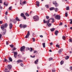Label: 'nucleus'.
I'll return each mask as SVG.
<instances>
[{
	"label": "nucleus",
	"mask_w": 72,
	"mask_h": 72,
	"mask_svg": "<svg viewBox=\"0 0 72 72\" xmlns=\"http://www.w3.org/2000/svg\"><path fill=\"white\" fill-rule=\"evenodd\" d=\"M66 8V10H69V6H68Z\"/></svg>",
	"instance_id": "42"
},
{
	"label": "nucleus",
	"mask_w": 72,
	"mask_h": 72,
	"mask_svg": "<svg viewBox=\"0 0 72 72\" xmlns=\"http://www.w3.org/2000/svg\"><path fill=\"white\" fill-rule=\"evenodd\" d=\"M45 6L46 8H49V6L48 5H46Z\"/></svg>",
	"instance_id": "50"
},
{
	"label": "nucleus",
	"mask_w": 72,
	"mask_h": 72,
	"mask_svg": "<svg viewBox=\"0 0 72 72\" xmlns=\"http://www.w3.org/2000/svg\"><path fill=\"white\" fill-rule=\"evenodd\" d=\"M30 31H28L27 34L25 37V38L27 39L29 37V36H30Z\"/></svg>",
	"instance_id": "6"
},
{
	"label": "nucleus",
	"mask_w": 72,
	"mask_h": 72,
	"mask_svg": "<svg viewBox=\"0 0 72 72\" xmlns=\"http://www.w3.org/2000/svg\"><path fill=\"white\" fill-rule=\"evenodd\" d=\"M32 39L33 40V42H35V39L34 38H32Z\"/></svg>",
	"instance_id": "43"
},
{
	"label": "nucleus",
	"mask_w": 72,
	"mask_h": 72,
	"mask_svg": "<svg viewBox=\"0 0 72 72\" xmlns=\"http://www.w3.org/2000/svg\"><path fill=\"white\" fill-rule=\"evenodd\" d=\"M9 59L10 62H12V58H11V57H10L9 58Z\"/></svg>",
	"instance_id": "25"
},
{
	"label": "nucleus",
	"mask_w": 72,
	"mask_h": 72,
	"mask_svg": "<svg viewBox=\"0 0 72 72\" xmlns=\"http://www.w3.org/2000/svg\"><path fill=\"white\" fill-rule=\"evenodd\" d=\"M9 72V69L6 68L5 69V70H4V72Z\"/></svg>",
	"instance_id": "14"
},
{
	"label": "nucleus",
	"mask_w": 72,
	"mask_h": 72,
	"mask_svg": "<svg viewBox=\"0 0 72 72\" xmlns=\"http://www.w3.org/2000/svg\"><path fill=\"white\" fill-rule=\"evenodd\" d=\"M50 44L51 45H52L53 44V43H52V42H51L50 43Z\"/></svg>",
	"instance_id": "61"
},
{
	"label": "nucleus",
	"mask_w": 72,
	"mask_h": 72,
	"mask_svg": "<svg viewBox=\"0 0 72 72\" xmlns=\"http://www.w3.org/2000/svg\"><path fill=\"white\" fill-rule=\"evenodd\" d=\"M14 57L15 58H17V56L18 53L16 52H14Z\"/></svg>",
	"instance_id": "8"
},
{
	"label": "nucleus",
	"mask_w": 72,
	"mask_h": 72,
	"mask_svg": "<svg viewBox=\"0 0 72 72\" xmlns=\"http://www.w3.org/2000/svg\"><path fill=\"white\" fill-rule=\"evenodd\" d=\"M20 27V28H23V25L22 24H21L19 26Z\"/></svg>",
	"instance_id": "34"
},
{
	"label": "nucleus",
	"mask_w": 72,
	"mask_h": 72,
	"mask_svg": "<svg viewBox=\"0 0 72 72\" xmlns=\"http://www.w3.org/2000/svg\"><path fill=\"white\" fill-rule=\"evenodd\" d=\"M70 21H71L69 23L70 24H72V19H70Z\"/></svg>",
	"instance_id": "37"
},
{
	"label": "nucleus",
	"mask_w": 72,
	"mask_h": 72,
	"mask_svg": "<svg viewBox=\"0 0 72 72\" xmlns=\"http://www.w3.org/2000/svg\"><path fill=\"white\" fill-rule=\"evenodd\" d=\"M52 71L53 72H55V70L53 69L52 70Z\"/></svg>",
	"instance_id": "56"
},
{
	"label": "nucleus",
	"mask_w": 72,
	"mask_h": 72,
	"mask_svg": "<svg viewBox=\"0 0 72 72\" xmlns=\"http://www.w3.org/2000/svg\"><path fill=\"white\" fill-rule=\"evenodd\" d=\"M58 33H59V31H58V30H56L55 32V35H56V36H57V35H58Z\"/></svg>",
	"instance_id": "12"
},
{
	"label": "nucleus",
	"mask_w": 72,
	"mask_h": 72,
	"mask_svg": "<svg viewBox=\"0 0 72 72\" xmlns=\"http://www.w3.org/2000/svg\"><path fill=\"white\" fill-rule=\"evenodd\" d=\"M20 65L21 66H22V67H23L24 66V65L22 63L20 64Z\"/></svg>",
	"instance_id": "41"
},
{
	"label": "nucleus",
	"mask_w": 72,
	"mask_h": 72,
	"mask_svg": "<svg viewBox=\"0 0 72 72\" xmlns=\"http://www.w3.org/2000/svg\"><path fill=\"white\" fill-rule=\"evenodd\" d=\"M22 3L23 4H24H24H26V1H23Z\"/></svg>",
	"instance_id": "30"
},
{
	"label": "nucleus",
	"mask_w": 72,
	"mask_h": 72,
	"mask_svg": "<svg viewBox=\"0 0 72 72\" xmlns=\"http://www.w3.org/2000/svg\"><path fill=\"white\" fill-rule=\"evenodd\" d=\"M21 17H24V14H23V13H21Z\"/></svg>",
	"instance_id": "26"
},
{
	"label": "nucleus",
	"mask_w": 72,
	"mask_h": 72,
	"mask_svg": "<svg viewBox=\"0 0 72 72\" xmlns=\"http://www.w3.org/2000/svg\"><path fill=\"white\" fill-rule=\"evenodd\" d=\"M54 10L56 12H58V8H56Z\"/></svg>",
	"instance_id": "21"
},
{
	"label": "nucleus",
	"mask_w": 72,
	"mask_h": 72,
	"mask_svg": "<svg viewBox=\"0 0 72 72\" xmlns=\"http://www.w3.org/2000/svg\"><path fill=\"white\" fill-rule=\"evenodd\" d=\"M56 47H57L58 48H60V46H59V45L57 44L56 45Z\"/></svg>",
	"instance_id": "35"
},
{
	"label": "nucleus",
	"mask_w": 72,
	"mask_h": 72,
	"mask_svg": "<svg viewBox=\"0 0 72 72\" xmlns=\"http://www.w3.org/2000/svg\"><path fill=\"white\" fill-rule=\"evenodd\" d=\"M15 19L17 20V21H20V20H19V19L18 18V17H16L15 18Z\"/></svg>",
	"instance_id": "23"
},
{
	"label": "nucleus",
	"mask_w": 72,
	"mask_h": 72,
	"mask_svg": "<svg viewBox=\"0 0 72 72\" xmlns=\"http://www.w3.org/2000/svg\"><path fill=\"white\" fill-rule=\"evenodd\" d=\"M69 41L70 42H72V40L71 39H69Z\"/></svg>",
	"instance_id": "51"
},
{
	"label": "nucleus",
	"mask_w": 72,
	"mask_h": 72,
	"mask_svg": "<svg viewBox=\"0 0 72 72\" xmlns=\"http://www.w3.org/2000/svg\"><path fill=\"white\" fill-rule=\"evenodd\" d=\"M12 7L10 6L9 8V10H12Z\"/></svg>",
	"instance_id": "40"
},
{
	"label": "nucleus",
	"mask_w": 72,
	"mask_h": 72,
	"mask_svg": "<svg viewBox=\"0 0 72 72\" xmlns=\"http://www.w3.org/2000/svg\"><path fill=\"white\" fill-rule=\"evenodd\" d=\"M6 45H9V43H8L7 41L6 42Z\"/></svg>",
	"instance_id": "48"
},
{
	"label": "nucleus",
	"mask_w": 72,
	"mask_h": 72,
	"mask_svg": "<svg viewBox=\"0 0 72 72\" xmlns=\"http://www.w3.org/2000/svg\"><path fill=\"white\" fill-rule=\"evenodd\" d=\"M5 14H6V15H7V14H8V12H6Z\"/></svg>",
	"instance_id": "58"
},
{
	"label": "nucleus",
	"mask_w": 72,
	"mask_h": 72,
	"mask_svg": "<svg viewBox=\"0 0 72 72\" xmlns=\"http://www.w3.org/2000/svg\"><path fill=\"white\" fill-rule=\"evenodd\" d=\"M4 62H6V63H7V62H8V60H7V59H5V58H4Z\"/></svg>",
	"instance_id": "31"
},
{
	"label": "nucleus",
	"mask_w": 72,
	"mask_h": 72,
	"mask_svg": "<svg viewBox=\"0 0 72 72\" xmlns=\"http://www.w3.org/2000/svg\"><path fill=\"white\" fill-rule=\"evenodd\" d=\"M39 61V59H37L35 61V63L36 64H37V62H38Z\"/></svg>",
	"instance_id": "15"
},
{
	"label": "nucleus",
	"mask_w": 72,
	"mask_h": 72,
	"mask_svg": "<svg viewBox=\"0 0 72 72\" xmlns=\"http://www.w3.org/2000/svg\"><path fill=\"white\" fill-rule=\"evenodd\" d=\"M10 46L11 48H14V45L13 44L10 45Z\"/></svg>",
	"instance_id": "27"
},
{
	"label": "nucleus",
	"mask_w": 72,
	"mask_h": 72,
	"mask_svg": "<svg viewBox=\"0 0 72 72\" xmlns=\"http://www.w3.org/2000/svg\"><path fill=\"white\" fill-rule=\"evenodd\" d=\"M65 16L66 17H67V16H68V14L66 12L65 13Z\"/></svg>",
	"instance_id": "33"
},
{
	"label": "nucleus",
	"mask_w": 72,
	"mask_h": 72,
	"mask_svg": "<svg viewBox=\"0 0 72 72\" xmlns=\"http://www.w3.org/2000/svg\"><path fill=\"white\" fill-rule=\"evenodd\" d=\"M30 57L32 58H35V55H34V56H33V57L32 56H31Z\"/></svg>",
	"instance_id": "53"
},
{
	"label": "nucleus",
	"mask_w": 72,
	"mask_h": 72,
	"mask_svg": "<svg viewBox=\"0 0 72 72\" xmlns=\"http://www.w3.org/2000/svg\"><path fill=\"white\" fill-rule=\"evenodd\" d=\"M63 50V49H61L60 50H59L58 51V54H60V52H62V51Z\"/></svg>",
	"instance_id": "11"
},
{
	"label": "nucleus",
	"mask_w": 72,
	"mask_h": 72,
	"mask_svg": "<svg viewBox=\"0 0 72 72\" xmlns=\"http://www.w3.org/2000/svg\"><path fill=\"white\" fill-rule=\"evenodd\" d=\"M51 31V32H53V31H54V30H55V28H52V29H50Z\"/></svg>",
	"instance_id": "19"
},
{
	"label": "nucleus",
	"mask_w": 72,
	"mask_h": 72,
	"mask_svg": "<svg viewBox=\"0 0 72 72\" xmlns=\"http://www.w3.org/2000/svg\"><path fill=\"white\" fill-rule=\"evenodd\" d=\"M3 2H2V1L1 0H0V3H2Z\"/></svg>",
	"instance_id": "59"
},
{
	"label": "nucleus",
	"mask_w": 72,
	"mask_h": 72,
	"mask_svg": "<svg viewBox=\"0 0 72 72\" xmlns=\"http://www.w3.org/2000/svg\"><path fill=\"white\" fill-rule=\"evenodd\" d=\"M42 45H43V48H45V43H43L42 44Z\"/></svg>",
	"instance_id": "18"
},
{
	"label": "nucleus",
	"mask_w": 72,
	"mask_h": 72,
	"mask_svg": "<svg viewBox=\"0 0 72 72\" xmlns=\"http://www.w3.org/2000/svg\"><path fill=\"white\" fill-rule=\"evenodd\" d=\"M53 4H54V5H55V6H56V7L58 6H59V4H58V3H57V2H56V1H53Z\"/></svg>",
	"instance_id": "7"
},
{
	"label": "nucleus",
	"mask_w": 72,
	"mask_h": 72,
	"mask_svg": "<svg viewBox=\"0 0 72 72\" xmlns=\"http://www.w3.org/2000/svg\"><path fill=\"white\" fill-rule=\"evenodd\" d=\"M25 48L26 47H25L24 46H22L20 48V51H24L25 49Z\"/></svg>",
	"instance_id": "4"
},
{
	"label": "nucleus",
	"mask_w": 72,
	"mask_h": 72,
	"mask_svg": "<svg viewBox=\"0 0 72 72\" xmlns=\"http://www.w3.org/2000/svg\"><path fill=\"white\" fill-rule=\"evenodd\" d=\"M24 19H26V16H24L23 17Z\"/></svg>",
	"instance_id": "47"
},
{
	"label": "nucleus",
	"mask_w": 72,
	"mask_h": 72,
	"mask_svg": "<svg viewBox=\"0 0 72 72\" xmlns=\"http://www.w3.org/2000/svg\"><path fill=\"white\" fill-rule=\"evenodd\" d=\"M39 4H40V3L39 2L37 1L36 4V5H37V6H39Z\"/></svg>",
	"instance_id": "13"
},
{
	"label": "nucleus",
	"mask_w": 72,
	"mask_h": 72,
	"mask_svg": "<svg viewBox=\"0 0 72 72\" xmlns=\"http://www.w3.org/2000/svg\"><path fill=\"white\" fill-rule=\"evenodd\" d=\"M1 37H2V35L1 34H0V40L1 39Z\"/></svg>",
	"instance_id": "55"
},
{
	"label": "nucleus",
	"mask_w": 72,
	"mask_h": 72,
	"mask_svg": "<svg viewBox=\"0 0 72 72\" xmlns=\"http://www.w3.org/2000/svg\"><path fill=\"white\" fill-rule=\"evenodd\" d=\"M9 27L10 29L11 30L12 28V27H13V24L12 23H10L9 24Z\"/></svg>",
	"instance_id": "9"
},
{
	"label": "nucleus",
	"mask_w": 72,
	"mask_h": 72,
	"mask_svg": "<svg viewBox=\"0 0 72 72\" xmlns=\"http://www.w3.org/2000/svg\"><path fill=\"white\" fill-rule=\"evenodd\" d=\"M0 9H3V7H1Z\"/></svg>",
	"instance_id": "64"
},
{
	"label": "nucleus",
	"mask_w": 72,
	"mask_h": 72,
	"mask_svg": "<svg viewBox=\"0 0 72 72\" xmlns=\"http://www.w3.org/2000/svg\"><path fill=\"white\" fill-rule=\"evenodd\" d=\"M21 55L20 54H19L18 55V57H21Z\"/></svg>",
	"instance_id": "60"
},
{
	"label": "nucleus",
	"mask_w": 72,
	"mask_h": 72,
	"mask_svg": "<svg viewBox=\"0 0 72 72\" xmlns=\"http://www.w3.org/2000/svg\"><path fill=\"white\" fill-rule=\"evenodd\" d=\"M62 39L64 40H66V37L64 36H63L62 37Z\"/></svg>",
	"instance_id": "36"
},
{
	"label": "nucleus",
	"mask_w": 72,
	"mask_h": 72,
	"mask_svg": "<svg viewBox=\"0 0 72 72\" xmlns=\"http://www.w3.org/2000/svg\"><path fill=\"white\" fill-rule=\"evenodd\" d=\"M25 15L26 16H27V17H29V16H30L29 14H28L27 13H25Z\"/></svg>",
	"instance_id": "22"
},
{
	"label": "nucleus",
	"mask_w": 72,
	"mask_h": 72,
	"mask_svg": "<svg viewBox=\"0 0 72 72\" xmlns=\"http://www.w3.org/2000/svg\"><path fill=\"white\" fill-rule=\"evenodd\" d=\"M30 52H32V50H33V49H32V48L30 47Z\"/></svg>",
	"instance_id": "24"
},
{
	"label": "nucleus",
	"mask_w": 72,
	"mask_h": 72,
	"mask_svg": "<svg viewBox=\"0 0 72 72\" xmlns=\"http://www.w3.org/2000/svg\"><path fill=\"white\" fill-rule=\"evenodd\" d=\"M14 23L15 24V23H16V20H14Z\"/></svg>",
	"instance_id": "46"
},
{
	"label": "nucleus",
	"mask_w": 72,
	"mask_h": 72,
	"mask_svg": "<svg viewBox=\"0 0 72 72\" xmlns=\"http://www.w3.org/2000/svg\"><path fill=\"white\" fill-rule=\"evenodd\" d=\"M16 50V48H14L13 49V51H14V50Z\"/></svg>",
	"instance_id": "49"
},
{
	"label": "nucleus",
	"mask_w": 72,
	"mask_h": 72,
	"mask_svg": "<svg viewBox=\"0 0 72 72\" xmlns=\"http://www.w3.org/2000/svg\"><path fill=\"white\" fill-rule=\"evenodd\" d=\"M69 57L68 56H66L65 57V59H69Z\"/></svg>",
	"instance_id": "20"
},
{
	"label": "nucleus",
	"mask_w": 72,
	"mask_h": 72,
	"mask_svg": "<svg viewBox=\"0 0 72 72\" xmlns=\"http://www.w3.org/2000/svg\"><path fill=\"white\" fill-rule=\"evenodd\" d=\"M17 62L18 63H19V62H23V60H19L17 61Z\"/></svg>",
	"instance_id": "17"
},
{
	"label": "nucleus",
	"mask_w": 72,
	"mask_h": 72,
	"mask_svg": "<svg viewBox=\"0 0 72 72\" xmlns=\"http://www.w3.org/2000/svg\"><path fill=\"white\" fill-rule=\"evenodd\" d=\"M50 20H52V23H54V19L53 18H51V19H49L48 20L47 22V25L49 27H50V26H51V24L50 23V24L49 23Z\"/></svg>",
	"instance_id": "1"
},
{
	"label": "nucleus",
	"mask_w": 72,
	"mask_h": 72,
	"mask_svg": "<svg viewBox=\"0 0 72 72\" xmlns=\"http://www.w3.org/2000/svg\"><path fill=\"white\" fill-rule=\"evenodd\" d=\"M3 23V22L1 21H0V24H2Z\"/></svg>",
	"instance_id": "57"
},
{
	"label": "nucleus",
	"mask_w": 72,
	"mask_h": 72,
	"mask_svg": "<svg viewBox=\"0 0 72 72\" xmlns=\"http://www.w3.org/2000/svg\"><path fill=\"white\" fill-rule=\"evenodd\" d=\"M70 69H71V70H72V67H71L70 68Z\"/></svg>",
	"instance_id": "62"
},
{
	"label": "nucleus",
	"mask_w": 72,
	"mask_h": 72,
	"mask_svg": "<svg viewBox=\"0 0 72 72\" xmlns=\"http://www.w3.org/2000/svg\"><path fill=\"white\" fill-rule=\"evenodd\" d=\"M43 22L44 23H48V22L47 21L45 20V19L43 20Z\"/></svg>",
	"instance_id": "29"
},
{
	"label": "nucleus",
	"mask_w": 72,
	"mask_h": 72,
	"mask_svg": "<svg viewBox=\"0 0 72 72\" xmlns=\"http://www.w3.org/2000/svg\"><path fill=\"white\" fill-rule=\"evenodd\" d=\"M4 5H6V6H8V4H5V2H4Z\"/></svg>",
	"instance_id": "45"
},
{
	"label": "nucleus",
	"mask_w": 72,
	"mask_h": 72,
	"mask_svg": "<svg viewBox=\"0 0 72 72\" xmlns=\"http://www.w3.org/2000/svg\"><path fill=\"white\" fill-rule=\"evenodd\" d=\"M63 63H64V61H63L62 60L60 62L61 65H62V64H63Z\"/></svg>",
	"instance_id": "28"
},
{
	"label": "nucleus",
	"mask_w": 72,
	"mask_h": 72,
	"mask_svg": "<svg viewBox=\"0 0 72 72\" xmlns=\"http://www.w3.org/2000/svg\"><path fill=\"white\" fill-rule=\"evenodd\" d=\"M4 18L5 19H7V17H6V16Z\"/></svg>",
	"instance_id": "63"
},
{
	"label": "nucleus",
	"mask_w": 72,
	"mask_h": 72,
	"mask_svg": "<svg viewBox=\"0 0 72 72\" xmlns=\"http://www.w3.org/2000/svg\"><path fill=\"white\" fill-rule=\"evenodd\" d=\"M54 9H55V8L54 7H51L50 8V10H53Z\"/></svg>",
	"instance_id": "16"
},
{
	"label": "nucleus",
	"mask_w": 72,
	"mask_h": 72,
	"mask_svg": "<svg viewBox=\"0 0 72 72\" xmlns=\"http://www.w3.org/2000/svg\"><path fill=\"white\" fill-rule=\"evenodd\" d=\"M26 50H30V48L28 47H27L26 48Z\"/></svg>",
	"instance_id": "38"
},
{
	"label": "nucleus",
	"mask_w": 72,
	"mask_h": 72,
	"mask_svg": "<svg viewBox=\"0 0 72 72\" xmlns=\"http://www.w3.org/2000/svg\"><path fill=\"white\" fill-rule=\"evenodd\" d=\"M37 52V51L34 50V53H36Z\"/></svg>",
	"instance_id": "54"
},
{
	"label": "nucleus",
	"mask_w": 72,
	"mask_h": 72,
	"mask_svg": "<svg viewBox=\"0 0 72 72\" xmlns=\"http://www.w3.org/2000/svg\"><path fill=\"white\" fill-rule=\"evenodd\" d=\"M27 25H23V28H26L27 27Z\"/></svg>",
	"instance_id": "32"
},
{
	"label": "nucleus",
	"mask_w": 72,
	"mask_h": 72,
	"mask_svg": "<svg viewBox=\"0 0 72 72\" xmlns=\"http://www.w3.org/2000/svg\"><path fill=\"white\" fill-rule=\"evenodd\" d=\"M46 18L47 19H48L49 18V16H46Z\"/></svg>",
	"instance_id": "39"
},
{
	"label": "nucleus",
	"mask_w": 72,
	"mask_h": 72,
	"mask_svg": "<svg viewBox=\"0 0 72 72\" xmlns=\"http://www.w3.org/2000/svg\"><path fill=\"white\" fill-rule=\"evenodd\" d=\"M52 59H53V58H49V61H50L51 60H52Z\"/></svg>",
	"instance_id": "44"
},
{
	"label": "nucleus",
	"mask_w": 72,
	"mask_h": 72,
	"mask_svg": "<svg viewBox=\"0 0 72 72\" xmlns=\"http://www.w3.org/2000/svg\"><path fill=\"white\" fill-rule=\"evenodd\" d=\"M7 27H8V24L7 23H6L4 24L3 25L1 26V27L2 30L4 31V29L5 28H6Z\"/></svg>",
	"instance_id": "2"
},
{
	"label": "nucleus",
	"mask_w": 72,
	"mask_h": 72,
	"mask_svg": "<svg viewBox=\"0 0 72 72\" xmlns=\"http://www.w3.org/2000/svg\"><path fill=\"white\" fill-rule=\"evenodd\" d=\"M8 68L10 69H11V68H12V66L11 65H9L7 66Z\"/></svg>",
	"instance_id": "10"
},
{
	"label": "nucleus",
	"mask_w": 72,
	"mask_h": 72,
	"mask_svg": "<svg viewBox=\"0 0 72 72\" xmlns=\"http://www.w3.org/2000/svg\"><path fill=\"white\" fill-rule=\"evenodd\" d=\"M62 24H63V23L60 22V24L59 25H60V26H62Z\"/></svg>",
	"instance_id": "52"
},
{
	"label": "nucleus",
	"mask_w": 72,
	"mask_h": 72,
	"mask_svg": "<svg viewBox=\"0 0 72 72\" xmlns=\"http://www.w3.org/2000/svg\"><path fill=\"white\" fill-rule=\"evenodd\" d=\"M33 19L35 21H39V17L38 16L36 15L33 17Z\"/></svg>",
	"instance_id": "3"
},
{
	"label": "nucleus",
	"mask_w": 72,
	"mask_h": 72,
	"mask_svg": "<svg viewBox=\"0 0 72 72\" xmlns=\"http://www.w3.org/2000/svg\"><path fill=\"white\" fill-rule=\"evenodd\" d=\"M60 16L59 15H56L55 17V18L56 19H58V20H60Z\"/></svg>",
	"instance_id": "5"
}]
</instances>
